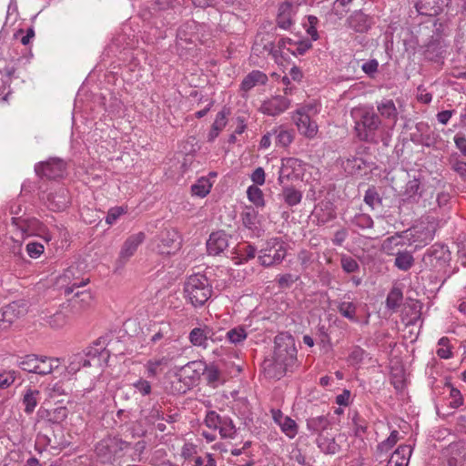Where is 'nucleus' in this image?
Segmentation results:
<instances>
[{
    "label": "nucleus",
    "instance_id": "1",
    "mask_svg": "<svg viewBox=\"0 0 466 466\" xmlns=\"http://www.w3.org/2000/svg\"><path fill=\"white\" fill-rule=\"evenodd\" d=\"M272 360L263 362L265 375L270 379L282 378L297 364V348L294 337L289 332H280L274 339Z\"/></svg>",
    "mask_w": 466,
    "mask_h": 466
},
{
    "label": "nucleus",
    "instance_id": "2",
    "mask_svg": "<svg viewBox=\"0 0 466 466\" xmlns=\"http://www.w3.org/2000/svg\"><path fill=\"white\" fill-rule=\"evenodd\" d=\"M110 353L106 349V339L100 338L94 343V346L87 348L84 353L74 355L67 366V370L69 373H76L82 367L101 368L103 364L107 362Z\"/></svg>",
    "mask_w": 466,
    "mask_h": 466
},
{
    "label": "nucleus",
    "instance_id": "3",
    "mask_svg": "<svg viewBox=\"0 0 466 466\" xmlns=\"http://www.w3.org/2000/svg\"><path fill=\"white\" fill-rule=\"evenodd\" d=\"M212 286L202 274L189 276L184 283V297L193 307H202L212 296Z\"/></svg>",
    "mask_w": 466,
    "mask_h": 466
},
{
    "label": "nucleus",
    "instance_id": "4",
    "mask_svg": "<svg viewBox=\"0 0 466 466\" xmlns=\"http://www.w3.org/2000/svg\"><path fill=\"white\" fill-rule=\"evenodd\" d=\"M380 125L381 119L373 111V108H366L360 112L359 119L355 121L354 130L360 141L371 142Z\"/></svg>",
    "mask_w": 466,
    "mask_h": 466
},
{
    "label": "nucleus",
    "instance_id": "5",
    "mask_svg": "<svg viewBox=\"0 0 466 466\" xmlns=\"http://www.w3.org/2000/svg\"><path fill=\"white\" fill-rule=\"evenodd\" d=\"M287 256V244L280 238H271L259 251L258 260L265 268L279 265Z\"/></svg>",
    "mask_w": 466,
    "mask_h": 466
},
{
    "label": "nucleus",
    "instance_id": "6",
    "mask_svg": "<svg viewBox=\"0 0 466 466\" xmlns=\"http://www.w3.org/2000/svg\"><path fill=\"white\" fill-rule=\"evenodd\" d=\"M89 281L80 264H72L57 278V285L65 295L73 293L76 289L87 285Z\"/></svg>",
    "mask_w": 466,
    "mask_h": 466
},
{
    "label": "nucleus",
    "instance_id": "7",
    "mask_svg": "<svg viewBox=\"0 0 466 466\" xmlns=\"http://www.w3.org/2000/svg\"><path fill=\"white\" fill-rule=\"evenodd\" d=\"M11 225L20 234L21 238L40 236L44 237L46 241L51 239L46 227L36 218L27 216L13 217L11 218Z\"/></svg>",
    "mask_w": 466,
    "mask_h": 466
},
{
    "label": "nucleus",
    "instance_id": "8",
    "mask_svg": "<svg viewBox=\"0 0 466 466\" xmlns=\"http://www.w3.org/2000/svg\"><path fill=\"white\" fill-rule=\"evenodd\" d=\"M402 233H396L394 236L387 238L382 243V250L388 255H395L394 266L402 271L409 270L414 264V258L409 251L394 252V247L403 246L401 241Z\"/></svg>",
    "mask_w": 466,
    "mask_h": 466
},
{
    "label": "nucleus",
    "instance_id": "9",
    "mask_svg": "<svg viewBox=\"0 0 466 466\" xmlns=\"http://www.w3.org/2000/svg\"><path fill=\"white\" fill-rule=\"evenodd\" d=\"M437 226L436 220L428 217L410 229V239L416 244V248L423 247L434 238Z\"/></svg>",
    "mask_w": 466,
    "mask_h": 466
},
{
    "label": "nucleus",
    "instance_id": "10",
    "mask_svg": "<svg viewBox=\"0 0 466 466\" xmlns=\"http://www.w3.org/2000/svg\"><path fill=\"white\" fill-rule=\"evenodd\" d=\"M129 446V443L118 438H107L101 440L96 445V454L102 461H110L116 455Z\"/></svg>",
    "mask_w": 466,
    "mask_h": 466
},
{
    "label": "nucleus",
    "instance_id": "11",
    "mask_svg": "<svg viewBox=\"0 0 466 466\" xmlns=\"http://www.w3.org/2000/svg\"><path fill=\"white\" fill-rule=\"evenodd\" d=\"M66 163L58 157H51L45 162H39L35 166V172L40 177L57 179L65 176Z\"/></svg>",
    "mask_w": 466,
    "mask_h": 466
},
{
    "label": "nucleus",
    "instance_id": "12",
    "mask_svg": "<svg viewBox=\"0 0 466 466\" xmlns=\"http://www.w3.org/2000/svg\"><path fill=\"white\" fill-rule=\"evenodd\" d=\"M156 241V248L162 255L175 254L181 246L178 232L172 228L162 230Z\"/></svg>",
    "mask_w": 466,
    "mask_h": 466
},
{
    "label": "nucleus",
    "instance_id": "13",
    "mask_svg": "<svg viewBox=\"0 0 466 466\" xmlns=\"http://www.w3.org/2000/svg\"><path fill=\"white\" fill-rule=\"evenodd\" d=\"M94 304V296L90 290L77 291L63 303V309H68L72 316H78L89 309Z\"/></svg>",
    "mask_w": 466,
    "mask_h": 466
},
{
    "label": "nucleus",
    "instance_id": "14",
    "mask_svg": "<svg viewBox=\"0 0 466 466\" xmlns=\"http://www.w3.org/2000/svg\"><path fill=\"white\" fill-rule=\"evenodd\" d=\"M42 199L45 200L47 208L55 212L65 210L71 200L67 188L63 186L51 189L46 197H42Z\"/></svg>",
    "mask_w": 466,
    "mask_h": 466
},
{
    "label": "nucleus",
    "instance_id": "15",
    "mask_svg": "<svg viewBox=\"0 0 466 466\" xmlns=\"http://www.w3.org/2000/svg\"><path fill=\"white\" fill-rule=\"evenodd\" d=\"M450 258L448 248L442 244L435 243L422 258V262L431 268L442 267Z\"/></svg>",
    "mask_w": 466,
    "mask_h": 466
},
{
    "label": "nucleus",
    "instance_id": "16",
    "mask_svg": "<svg viewBox=\"0 0 466 466\" xmlns=\"http://www.w3.org/2000/svg\"><path fill=\"white\" fill-rule=\"evenodd\" d=\"M204 25H200L196 21H187L181 25L177 29V45L182 46L183 43H195L196 41H202V37L199 35V28H203Z\"/></svg>",
    "mask_w": 466,
    "mask_h": 466
},
{
    "label": "nucleus",
    "instance_id": "17",
    "mask_svg": "<svg viewBox=\"0 0 466 466\" xmlns=\"http://www.w3.org/2000/svg\"><path fill=\"white\" fill-rule=\"evenodd\" d=\"M290 106V100L286 96H274L265 100L260 106L264 115L276 116L285 112Z\"/></svg>",
    "mask_w": 466,
    "mask_h": 466
},
{
    "label": "nucleus",
    "instance_id": "18",
    "mask_svg": "<svg viewBox=\"0 0 466 466\" xmlns=\"http://www.w3.org/2000/svg\"><path fill=\"white\" fill-rule=\"evenodd\" d=\"M292 120L298 127L299 132L308 138H313L318 133V125L311 119V116L301 112H294Z\"/></svg>",
    "mask_w": 466,
    "mask_h": 466
},
{
    "label": "nucleus",
    "instance_id": "19",
    "mask_svg": "<svg viewBox=\"0 0 466 466\" xmlns=\"http://www.w3.org/2000/svg\"><path fill=\"white\" fill-rule=\"evenodd\" d=\"M205 370L206 363L201 360L190 361L179 370L184 380H187L193 387L198 383Z\"/></svg>",
    "mask_w": 466,
    "mask_h": 466
},
{
    "label": "nucleus",
    "instance_id": "20",
    "mask_svg": "<svg viewBox=\"0 0 466 466\" xmlns=\"http://www.w3.org/2000/svg\"><path fill=\"white\" fill-rule=\"evenodd\" d=\"M215 332L208 326L194 328L188 335L190 343L195 347L206 349L208 345V340L215 341L217 338L214 337Z\"/></svg>",
    "mask_w": 466,
    "mask_h": 466
},
{
    "label": "nucleus",
    "instance_id": "21",
    "mask_svg": "<svg viewBox=\"0 0 466 466\" xmlns=\"http://www.w3.org/2000/svg\"><path fill=\"white\" fill-rule=\"evenodd\" d=\"M446 47L447 45L441 36H432L424 46V56L430 61L438 62L443 57Z\"/></svg>",
    "mask_w": 466,
    "mask_h": 466
},
{
    "label": "nucleus",
    "instance_id": "22",
    "mask_svg": "<svg viewBox=\"0 0 466 466\" xmlns=\"http://www.w3.org/2000/svg\"><path fill=\"white\" fill-rule=\"evenodd\" d=\"M448 451V466H466V441L451 443Z\"/></svg>",
    "mask_w": 466,
    "mask_h": 466
},
{
    "label": "nucleus",
    "instance_id": "23",
    "mask_svg": "<svg viewBox=\"0 0 466 466\" xmlns=\"http://www.w3.org/2000/svg\"><path fill=\"white\" fill-rule=\"evenodd\" d=\"M376 107L378 116L392 125H395L398 121L399 112L396 105L392 99L382 98L376 102Z\"/></svg>",
    "mask_w": 466,
    "mask_h": 466
},
{
    "label": "nucleus",
    "instance_id": "24",
    "mask_svg": "<svg viewBox=\"0 0 466 466\" xmlns=\"http://www.w3.org/2000/svg\"><path fill=\"white\" fill-rule=\"evenodd\" d=\"M349 27L358 33H364L370 29L373 25L371 16L364 14L361 10L354 11L347 19Z\"/></svg>",
    "mask_w": 466,
    "mask_h": 466
},
{
    "label": "nucleus",
    "instance_id": "25",
    "mask_svg": "<svg viewBox=\"0 0 466 466\" xmlns=\"http://www.w3.org/2000/svg\"><path fill=\"white\" fill-rule=\"evenodd\" d=\"M228 246V234L219 230L210 234L207 241V249L209 255L217 256Z\"/></svg>",
    "mask_w": 466,
    "mask_h": 466
},
{
    "label": "nucleus",
    "instance_id": "26",
    "mask_svg": "<svg viewBox=\"0 0 466 466\" xmlns=\"http://www.w3.org/2000/svg\"><path fill=\"white\" fill-rule=\"evenodd\" d=\"M417 13L425 16H435L442 11V0H412Z\"/></svg>",
    "mask_w": 466,
    "mask_h": 466
},
{
    "label": "nucleus",
    "instance_id": "27",
    "mask_svg": "<svg viewBox=\"0 0 466 466\" xmlns=\"http://www.w3.org/2000/svg\"><path fill=\"white\" fill-rule=\"evenodd\" d=\"M145 239L146 235L144 232H138L128 237L121 248L119 253L120 259L127 260L131 258Z\"/></svg>",
    "mask_w": 466,
    "mask_h": 466
},
{
    "label": "nucleus",
    "instance_id": "28",
    "mask_svg": "<svg viewBox=\"0 0 466 466\" xmlns=\"http://www.w3.org/2000/svg\"><path fill=\"white\" fill-rule=\"evenodd\" d=\"M268 81V76L260 70H252L241 81L240 91L249 92L258 86H265Z\"/></svg>",
    "mask_w": 466,
    "mask_h": 466
},
{
    "label": "nucleus",
    "instance_id": "29",
    "mask_svg": "<svg viewBox=\"0 0 466 466\" xmlns=\"http://www.w3.org/2000/svg\"><path fill=\"white\" fill-rule=\"evenodd\" d=\"M293 5L289 1L283 2L279 7L277 25L279 28L288 30L293 25Z\"/></svg>",
    "mask_w": 466,
    "mask_h": 466
},
{
    "label": "nucleus",
    "instance_id": "30",
    "mask_svg": "<svg viewBox=\"0 0 466 466\" xmlns=\"http://www.w3.org/2000/svg\"><path fill=\"white\" fill-rule=\"evenodd\" d=\"M174 357L170 354L160 358H154L147 361L145 367L148 377H156L164 368L167 367Z\"/></svg>",
    "mask_w": 466,
    "mask_h": 466
},
{
    "label": "nucleus",
    "instance_id": "31",
    "mask_svg": "<svg viewBox=\"0 0 466 466\" xmlns=\"http://www.w3.org/2000/svg\"><path fill=\"white\" fill-rule=\"evenodd\" d=\"M412 453L410 445H400L391 455L388 464L390 466H407Z\"/></svg>",
    "mask_w": 466,
    "mask_h": 466
},
{
    "label": "nucleus",
    "instance_id": "32",
    "mask_svg": "<svg viewBox=\"0 0 466 466\" xmlns=\"http://www.w3.org/2000/svg\"><path fill=\"white\" fill-rule=\"evenodd\" d=\"M307 429L313 434L321 436L322 432L329 429L330 421L327 416L320 415L316 417H310L306 421Z\"/></svg>",
    "mask_w": 466,
    "mask_h": 466
},
{
    "label": "nucleus",
    "instance_id": "33",
    "mask_svg": "<svg viewBox=\"0 0 466 466\" xmlns=\"http://www.w3.org/2000/svg\"><path fill=\"white\" fill-rule=\"evenodd\" d=\"M229 114V110L224 107L221 111H219L215 118L214 123L212 124L211 129L208 135V140L209 142L214 141L219 135V133L223 130V128L227 125V116Z\"/></svg>",
    "mask_w": 466,
    "mask_h": 466
},
{
    "label": "nucleus",
    "instance_id": "34",
    "mask_svg": "<svg viewBox=\"0 0 466 466\" xmlns=\"http://www.w3.org/2000/svg\"><path fill=\"white\" fill-rule=\"evenodd\" d=\"M40 356L36 354H27L22 357H18L16 360V365L24 371L29 373H36L38 362L40 361Z\"/></svg>",
    "mask_w": 466,
    "mask_h": 466
},
{
    "label": "nucleus",
    "instance_id": "35",
    "mask_svg": "<svg viewBox=\"0 0 466 466\" xmlns=\"http://www.w3.org/2000/svg\"><path fill=\"white\" fill-rule=\"evenodd\" d=\"M357 304L352 301H337V309L339 313L354 323H358L360 321L357 317Z\"/></svg>",
    "mask_w": 466,
    "mask_h": 466
},
{
    "label": "nucleus",
    "instance_id": "36",
    "mask_svg": "<svg viewBox=\"0 0 466 466\" xmlns=\"http://www.w3.org/2000/svg\"><path fill=\"white\" fill-rule=\"evenodd\" d=\"M193 386L187 381L184 380L183 375L178 371L176 373L170 381V390L173 394L182 395L191 390Z\"/></svg>",
    "mask_w": 466,
    "mask_h": 466
},
{
    "label": "nucleus",
    "instance_id": "37",
    "mask_svg": "<svg viewBox=\"0 0 466 466\" xmlns=\"http://www.w3.org/2000/svg\"><path fill=\"white\" fill-rule=\"evenodd\" d=\"M59 366V359L41 355L35 374L45 376L51 374Z\"/></svg>",
    "mask_w": 466,
    "mask_h": 466
},
{
    "label": "nucleus",
    "instance_id": "38",
    "mask_svg": "<svg viewBox=\"0 0 466 466\" xmlns=\"http://www.w3.org/2000/svg\"><path fill=\"white\" fill-rule=\"evenodd\" d=\"M276 146L287 147L294 139V132L282 127L273 128Z\"/></svg>",
    "mask_w": 466,
    "mask_h": 466
},
{
    "label": "nucleus",
    "instance_id": "39",
    "mask_svg": "<svg viewBox=\"0 0 466 466\" xmlns=\"http://www.w3.org/2000/svg\"><path fill=\"white\" fill-rule=\"evenodd\" d=\"M71 317L73 316L70 314V311L68 309H63L62 304L59 310L49 316L46 321L52 328L57 329L65 326Z\"/></svg>",
    "mask_w": 466,
    "mask_h": 466
},
{
    "label": "nucleus",
    "instance_id": "40",
    "mask_svg": "<svg viewBox=\"0 0 466 466\" xmlns=\"http://www.w3.org/2000/svg\"><path fill=\"white\" fill-rule=\"evenodd\" d=\"M243 225L254 231L258 229L259 219H258V212L252 207H246L245 210L241 215Z\"/></svg>",
    "mask_w": 466,
    "mask_h": 466
},
{
    "label": "nucleus",
    "instance_id": "41",
    "mask_svg": "<svg viewBox=\"0 0 466 466\" xmlns=\"http://www.w3.org/2000/svg\"><path fill=\"white\" fill-rule=\"evenodd\" d=\"M39 395H40V392L37 390H33L31 388H28L25 390V392L23 396L22 402L25 406L24 410L26 414H31L35 410V409L38 403Z\"/></svg>",
    "mask_w": 466,
    "mask_h": 466
},
{
    "label": "nucleus",
    "instance_id": "42",
    "mask_svg": "<svg viewBox=\"0 0 466 466\" xmlns=\"http://www.w3.org/2000/svg\"><path fill=\"white\" fill-rule=\"evenodd\" d=\"M173 338V330L171 329V325L168 322H161L158 325V329L152 335L150 341L153 343H157L160 340H165V342L170 341Z\"/></svg>",
    "mask_w": 466,
    "mask_h": 466
},
{
    "label": "nucleus",
    "instance_id": "43",
    "mask_svg": "<svg viewBox=\"0 0 466 466\" xmlns=\"http://www.w3.org/2000/svg\"><path fill=\"white\" fill-rule=\"evenodd\" d=\"M278 415L280 419H283L282 421H279V425L280 426L281 431L289 439H293L298 433V425L296 421L289 417L283 416L280 410H278Z\"/></svg>",
    "mask_w": 466,
    "mask_h": 466
},
{
    "label": "nucleus",
    "instance_id": "44",
    "mask_svg": "<svg viewBox=\"0 0 466 466\" xmlns=\"http://www.w3.org/2000/svg\"><path fill=\"white\" fill-rule=\"evenodd\" d=\"M317 445L321 451L327 454H335L339 451V445L333 438H327L323 435L317 438Z\"/></svg>",
    "mask_w": 466,
    "mask_h": 466
},
{
    "label": "nucleus",
    "instance_id": "45",
    "mask_svg": "<svg viewBox=\"0 0 466 466\" xmlns=\"http://www.w3.org/2000/svg\"><path fill=\"white\" fill-rule=\"evenodd\" d=\"M403 299V293L400 288L393 287L386 299V307L389 309L396 310L401 304Z\"/></svg>",
    "mask_w": 466,
    "mask_h": 466
},
{
    "label": "nucleus",
    "instance_id": "46",
    "mask_svg": "<svg viewBox=\"0 0 466 466\" xmlns=\"http://www.w3.org/2000/svg\"><path fill=\"white\" fill-rule=\"evenodd\" d=\"M218 431L223 439H234L237 436V428L233 420L228 417L223 418Z\"/></svg>",
    "mask_w": 466,
    "mask_h": 466
},
{
    "label": "nucleus",
    "instance_id": "47",
    "mask_svg": "<svg viewBox=\"0 0 466 466\" xmlns=\"http://www.w3.org/2000/svg\"><path fill=\"white\" fill-rule=\"evenodd\" d=\"M283 198L287 205L293 207L300 203L302 193L292 187H287L283 188Z\"/></svg>",
    "mask_w": 466,
    "mask_h": 466
},
{
    "label": "nucleus",
    "instance_id": "48",
    "mask_svg": "<svg viewBox=\"0 0 466 466\" xmlns=\"http://www.w3.org/2000/svg\"><path fill=\"white\" fill-rule=\"evenodd\" d=\"M67 409L66 407H57L46 410V420L53 424H59L67 417Z\"/></svg>",
    "mask_w": 466,
    "mask_h": 466
},
{
    "label": "nucleus",
    "instance_id": "49",
    "mask_svg": "<svg viewBox=\"0 0 466 466\" xmlns=\"http://www.w3.org/2000/svg\"><path fill=\"white\" fill-rule=\"evenodd\" d=\"M340 266L342 270L347 274L356 273L360 270V265L358 261L347 254L341 255Z\"/></svg>",
    "mask_w": 466,
    "mask_h": 466
},
{
    "label": "nucleus",
    "instance_id": "50",
    "mask_svg": "<svg viewBox=\"0 0 466 466\" xmlns=\"http://www.w3.org/2000/svg\"><path fill=\"white\" fill-rule=\"evenodd\" d=\"M257 254V248L251 244H247L242 247H239L238 249V258L239 261L238 263H245L248 260L254 258Z\"/></svg>",
    "mask_w": 466,
    "mask_h": 466
},
{
    "label": "nucleus",
    "instance_id": "51",
    "mask_svg": "<svg viewBox=\"0 0 466 466\" xmlns=\"http://www.w3.org/2000/svg\"><path fill=\"white\" fill-rule=\"evenodd\" d=\"M211 188V184L207 178H200L198 182L191 186V192L193 195L204 198L206 197Z\"/></svg>",
    "mask_w": 466,
    "mask_h": 466
},
{
    "label": "nucleus",
    "instance_id": "52",
    "mask_svg": "<svg viewBox=\"0 0 466 466\" xmlns=\"http://www.w3.org/2000/svg\"><path fill=\"white\" fill-rule=\"evenodd\" d=\"M248 198L256 207H264L265 201L262 190L257 186H249L247 190Z\"/></svg>",
    "mask_w": 466,
    "mask_h": 466
},
{
    "label": "nucleus",
    "instance_id": "53",
    "mask_svg": "<svg viewBox=\"0 0 466 466\" xmlns=\"http://www.w3.org/2000/svg\"><path fill=\"white\" fill-rule=\"evenodd\" d=\"M202 376L208 385L216 386L220 378V370L215 364H206V370Z\"/></svg>",
    "mask_w": 466,
    "mask_h": 466
},
{
    "label": "nucleus",
    "instance_id": "54",
    "mask_svg": "<svg viewBox=\"0 0 466 466\" xmlns=\"http://www.w3.org/2000/svg\"><path fill=\"white\" fill-rule=\"evenodd\" d=\"M353 226L361 229L373 228L374 222L371 217L368 214L358 213L350 220Z\"/></svg>",
    "mask_w": 466,
    "mask_h": 466
},
{
    "label": "nucleus",
    "instance_id": "55",
    "mask_svg": "<svg viewBox=\"0 0 466 466\" xmlns=\"http://www.w3.org/2000/svg\"><path fill=\"white\" fill-rule=\"evenodd\" d=\"M420 182L417 178H413L408 181L405 187L404 195L407 197L409 201H416L417 197L420 195Z\"/></svg>",
    "mask_w": 466,
    "mask_h": 466
},
{
    "label": "nucleus",
    "instance_id": "56",
    "mask_svg": "<svg viewBox=\"0 0 466 466\" xmlns=\"http://www.w3.org/2000/svg\"><path fill=\"white\" fill-rule=\"evenodd\" d=\"M436 354L439 358L444 360L451 358V346L450 344V339L447 337H442L439 339Z\"/></svg>",
    "mask_w": 466,
    "mask_h": 466
},
{
    "label": "nucleus",
    "instance_id": "57",
    "mask_svg": "<svg viewBox=\"0 0 466 466\" xmlns=\"http://www.w3.org/2000/svg\"><path fill=\"white\" fill-rule=\"evenodd\" d=\"M17 374L18 372L14 370H0V389H7L12 384H14V382L16 380Z\"/></svg>",
    "mask_w": 466,
    "mask_h": 466
},
{
    "label": "nucleus",
    "instance_id": "58",
    "mask_svg": "<svg viewBox=\"0 0 466 466\" xmlns=\"http://www.w3.org/2000/svg\"><path fill=\"white\" fill-rule=\"evenodd\" d=\"M226 336L231 343L238 344L246 339L247 332L243 327L238 326L229 329Z\"/></svg>",
    "mask_w": 466,
    "mask_h": 466
},
{
    "label": "nucleus",
    "instance_id": "59",
    "mask_svg": "<svg viewBox=\"0 0 466 466\" xmlns=\"http://www.w3.org/2000/svg\"><path fill=\"white\" fill-rule=\"evenodd\" d=\"M366 356V351L360 346L351 348L350 353L348 356L347 361L352 365H360Z\"/></svg>",
    "mask_w": 466,
    "mask_h": 466
},
{
    "label": "nucleus",
    "instance_id": "60",
    "mask_svg": "<svg viewBox=\"0 0 466 466\" xmlns=\"http://www.w3.org/2000/svg\"><path fill=\"white\" fill-rule=\"evenodd\" d=\"M364 164L365 163L362 158L352 157L348 158L345 162H343V167L348 173L354 175L361 170Z\"/></svg>",
    "mask_w": 466,
    "mask_h": 466
},
{
    "label": "nucleus",
    "instance_id": "61",
    "mask_svg": "<svg viewBox=\"0 0 466 466\" xmlns=\"http://www.w3.org/2000/svg\"><path fill=\"white\" fill-rule=\"evenodd\" d=\"M364 202L372 209L381 204V198L374 187H369L364 196Z\"/></svg>",
    "mask_w": 466,
    "mask_h": 466
},
{
    "label": "nucleus",
    "instance_id": "62",
    "mask_svg": "<svg viewBox=\"0 0 466 466\" xmlns=\"http://www.w3.org/2000/svg\"><path fill=\"white\" fill-rule=\"evenodd\" d=\"M398 440L399 431L394 430L385 441L378 444V451L380 452H388L397 443Z\"/></svg>",
    "mask_w": 466,
    "mask_h": 466
},
{
    "label": "nucleus",
    "instance_id": "63",
    "mask_svg": "<svg viewBox=\"0 0 466 466\" xmlns=\"http://www.w3.org/2000/svg\"><path fill=\"white\" fill-rule=\"evenodd\" d=\"M223 418H221L216 411L209 410L205 417V424L212 430H218Z\"/></svg>",
    "mask_w": 466,
    "mask_h": 466
},
{
    "label": "nucleus",
    "instance_id": "64",
    "mask_svg": "<svg viewBox=\"0 0 466 466\" xmlns=\"http://www.w3.org/2000/svg\"><path fill=\"white\" fill-rule=\"evenodd\" d=\"M448 387L450 388V398L451 399L450 407L457 409L463 405L464 400L461 391L451 384H448Z\"/></svg>",
    "mask_w": 466,
    "mask_h": 466
}]
</instances>
